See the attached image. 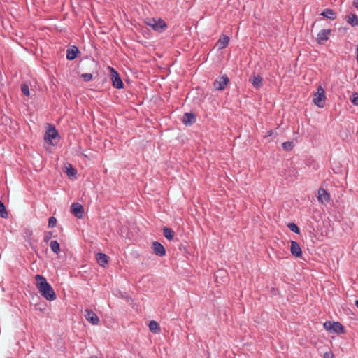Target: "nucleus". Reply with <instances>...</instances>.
Wrapping results in <instances>:
<instances>
[{
  "label": "nucleus",
  "instance_id": "9b49d317",
  "mask_svg": "<svg viewBox=\"0 0 358 358\" xmlns=\"http://www.w3.org/2000/svg\"><path fill=\"white\" fill-rule=\"evenodd\" d=\"M330 199L331 196L326 189H324V188H320L318 189L317 199L319 202H320L322 204L327 203L330 201Z\"/></svg>",
  "mask_w": 358,
  "mask_h": 358
},
{
  "label": "nucleus",
  "instance_id": "423d86ee",
  "mask_svg": "<svg viewBox=\"0 0 358 358\" xmlns=\"http://www.w3.org/2000/svg\"><path fill=\"white\" fill-rule=\"evenodd\" d=\"M229 83V79L227 75L218 77L213 83L214 87L217 90H223Z\"/></svg>",
  "mask_w": 358,
  "mask_h": 358
},
{
  "label": "nucleus",
  "instance_id": "412c9836",
  "mask_svg": "<svg viewBox=\"0 0 358 358\" xmlns=\"http://www.w3.org/2000/svg\"><path fill=\"white\" fill-rule=\"evenodd\" d=\"M174 231L171 228L167 227L163 228V234L167 240L172 241L174 237Z\"/></svg>",
  "mask_w": 358,
  "mask_h": 358
},
{
  "label": "nucleus",
  "instance_id": "72a5a7b5",
  "mask_svg": "<svg viewBox=\"0 0 358 358\" xmlns=\"http://www.w3.org/2000/svg\"><path fill=\"white\" fill-rule=\"evenodd\" d=\"M353 5H354L355 7L358 8V0H355L353 1Z\"/></svg>",
  "mask_w": 358,
  "mask_h": 358
},
{
  "label": "nucleus",
  "instance_id": "f704fd0d",
  "mask_svg": "<svg viewBox=\"0 0 358 358\" xmlns=\"http://www.w3.org/2000/svg\"><path fill=\"white\" fill-rule=\"evenodd\" d=\"M272 134H273V131L272 130H269V131H267L266 136H271L272 135Z\"/></svg>",
  "mask_w": 358,
  "mask_h": 358
},
{
  "label": "nucleus",
  "instance_id": "bb28decb",
  "mask_svg": "<svg viewBox=\"0 0 358 358\" xmlns=\"http://www.w3.org/2000/svg\"><path fill=\"white\" fill-rule=\"evenodd\" d=\"M282 146L285 150H291L294 147V144L292 141H286L282 143Z\"/></svg>",
  "mask_w": 358,
  "mask_h": 358
},
{
  "label": "nucleus",
  "instance_id": "c85d7f7f",
  "mask_svg": "<svg viewBox=\"0 0 358 358\" xmlns=\"http://www.w3.org/2000/svg\"><path fill=\"white\" fill-rule=\"evenodd\" d=\"M81 77L84 81L89 82L92 79L93 76L92 73H83L81 75Z\"/></svg>",
  "mask_w": 358,
  "mask_h": 358
},
{
  "label": "nucleus",
  "instance_id": "20e7f679",
  "mask_svg": "<svg viewBox=\"0 0 358 358\" xmlns=\"http://www.w3.org/2000/svg\"><path fill=\"white\" fill-rule=\"evenodd\" d=\"M59 138V136L55 127L52 124H49L48 129L46 131L44 136V140L45 142L50 145H55L57 143V142H54L53 141L57 139L58 141Z\"/></svg>",
  "mask_w": 358,
  "mask_h": 358
},
{
  "label": "nucleus",
  "instance_id": "dca6fc26",
  "mask_svg": "<svg viewBox=\"0 0 358 358\" xmlns=\"http://www.w3.org/2000/svg\"><path fill=\"white\" fill-rule=\"evenodd\" d=\"M78 53V48L76 46L73 45L70 48H68L66 50V59L70 61L73 60L77 57Z\"/></svg>",
  "mask_w": 358,
  "mask_h": 358
},
{
  "label": "nucleus",
  "instance_id": "c756f323",
  "mask_svg": "<svg viewBox=\"0 0 358 358\" xmlns=\"http://www.w3.org/2000/svg\"><path fill=\"white\" fill-rule=\"evenodd\" d=\"M352 96V97L351 99L352 103L355 106H358V93L354 92Z\"/></svg>",
  "mask_w": 358,
  "mask_h": 358
},
{
  "label": "nucleus",
  "instance_id": "1a4fd4ad",
  "mask_svg": "<svg viewBox=\"0 0 358 358\" xmlns=\"http://www.w3.org/2000/svg\"><path fill=\"white\" fill-rule=\"evenodd\" d=\"M71 210L77 218L80 219L83 217L84 208L79 203H73L71 206Z\"/></svg>",
  "mask_w": 358,
  "mask_h": 358
},
{
  "label": "nucleus",
  "instance_id": "cd10ccee",
  "mask_svg": "<svg viewBox=\"0 0 358 358\" xmlns=\"http://www.w3.org/2000/svg\"><path fill=\"white\" fill-rule=\"evenodd\" d=\"M57 224V219L55 217H50L48 220V227L53 228Z\"/></svg>",
  "mask_w": 358,
  "mask_h": 358
},
{
  "label": "nucleus",
  "instance_id": "f257e3e1",
  "mask_svg": "<svg viewBox=\"0 0 358 358\" xmlns=\"http://www.w3.org/2000/svg\"><path fill=\"white\" fill-rule=\"evenodd\" d=\"M36 287L41 295L47 301H54L56 299V294L52 286L48 282L46 278L41 275H36Z\"/></svg>",
  "mask_w": 358,
  "mask_h": 358
},
{
  "label": "nucleus",
  "instance_id": "7ed1b4c3",
  "mask_svg": "<svg viewBox=\"0 0 358 358\" xmlns=\"http://www.w3.org/2000/svg\"><path fill=\"white\" fill-rule=\"evenodd\" d=\"M324 328L331 334H341L345 332L344 326L339 322L326 321Z\"/></svg>",
  "mask_w": 358,
  "mask_h": 358
},
{
  "label": "nucleus",
  "instance_id": "c9c22d12",
  "mask_svg": "<svg viewBox=\"0 0 358 358\" xmlns=\"http://www.w3.org/2000/svg\"><path fill=\"white\" fill-rule=\"evenodd\" d=\"M26 234L28 236H31V231H27Z\"/></svg>",
  "mask_w": 358,
  "mask_h": 358
},
{
  "label": "nucleus",
  "instance_id": "2f4dec72",
  "mask_svg": "<svg viewBox=\"0 0 358 358\" xmlns=\"http://www.w3.org/2000/svg\"><path fill=\"white\" fill-rule=\"evenodd\" d=\"M324 358H334V355L331 351L326 352L323 356Z\"/></svg>",
  "mask_w": 358,
  "mask_h": 358
},
{
  "label": "nucleus",
  "instance_id": "393cba45",
  "mask_svg": "<svg viewBox=\"0 0 358 358\" xmlns=\"http://www.w3.org/2000/svg\"><path fill=\"white\" fill-rule=\"evenodd\" d=\"M287 227L289 229L297 234L300 233V229L299 227L294 222H290L287 224Z\"/></svg>",
  "mask_w": 358,
  "mask_h": 358
},
{
  "label": "nucleus",
  "instance_id": "e433bc0d",
  "mask_svg": "<svg viewBox=\"0 0 358 358\" xmlns=\"http://www.w3.org/2000/svg\"><path fill=\"white\" fill-rule=\"evenodd\" d=\"M357 61L358 62V45L357 47Z\"/></svg>",
  "mask_w": 358,
  "mask_h": 358
},
{
  "label": "nucleus",
  "instance_id": "6ab92c4d",
  "mask_svg": "<svg viewBox=\"0 0 358 358\" xmlns=\"http://www.w3.org/2000/svg\"><path fill=\"white\" fill-rule=\"evenodd\" d=\"M322 16L328 18L329 20H334L336 18V14L334 11V10L331 8L324 9L320 14Z\"/></svg>",
  "mask_w": 358,
  "mask_h": 358
},
{
  "label": "nucleus",
  "instance_id": "b1692460",
  "mask_svg": "<svg viewBox=\"0 0 358 358\" xmlns=\"http://www.w3.org/2000/svg\"><path fill=\"white\" fill-rule=\"evenodd\" d=\"M0 217L2 218H7L8 213L6 209L4 203L0 200Z\"/></svg>",
  "mask_w": 358,
  "mask_h": 358
},
{
  "label": "nucleus",
  "instance_id": "f03ea898",
  "mask_svg": "<svg viewBox=\"0 0 358 358\" xmlns=\"http://www.w3.org/2000/svg\"><path fill=\"white\" fill-rule=\"evenodd\" d=\"M145 23L154 31L159 33H162L167 29L166 23L162 18H149L147 19Z\"/></svg>",
  "mask_w": 358,
  "mask_h": 358
},
{
  "label": "nucleus",
  "instance_id": "4c0bfd02",
  "mask_svg": "<svg viewBox=\"0 0 358 358\" xmlns=\"http://www.w3.org/2000/svg\"><path fill=\"white\" fill-rule=\"evenodd\" d=\"M355 306L358 308V299L355 301Z\"/></svg>",
  "mask_w": 358,
  "mask_h": 358
},
{
  "label": "nucleus",
  "instance_id": "39448f33",
  "mask_svg": "<svg viewBox=\"0 0 358 358\" xmlns=\"http://www.w3.org/2000/svg\"><path fill=\"white\" fill-rule=\"evenodd\" d=\"M325 99V90L321 85H320L317 87V92L314 94L313 101L314 104L319 108H323Z\"/></svg>",
  "mask_w": 358,
  "mask_h": 358
},
{
  "label": "nucleus",
  "instance_id": "9d476101",
  "mask_svg": "<svg viewBox=\"0 0 358 358\" xmlns=\"http://www.w3.org/2000/svg\"><path fill=\"white\" fill-rule=\"evenodd\" d=\"M331 32V29H322L318 34L317 37V42L320 44L323 45L325 43V42L329 39V36Z\"/></svg>",
  "mask_w": 358,
  "mask_h": 358
},
{
  "label": "nucleus",
  "instance_id": "0eeeda50",
  "mask_svg": "<svg viewBox=\"0 0 358 358\" xmlns=\"http://www.w3.org/2000/svg\"><path fill=\"white\" fill-rule=\"evenodd\" d=\"M111 80L115 88L122 89L124 87L123 82L119 73L113 68H111Z\"/></svg>",
  "mask_w": 358,
  "mask_h": 358
},
{
  "label": "nucleus",
  "instance_id": "2eb2a0df",
  "mask_svg": "<svg viewBox=\"0 0 358 358\" xmlns=\"http://www.w3.org/2000/svg\"><path fill=\"white\" fill-rule=\"evenodd\" d=\"M290 252L296 257H300L302 255V250L299 244L294 241H291Z\"/></svg>",
  "mask_w": 358,
  "mask_h": 358
},
{
  "label": "nucleus",
  "instance_id": "4be33fe9",
  "mask_svg": "<svg viewBox=\"0 0 358 358\" xmlns=\"http://www.w3.org/2000/svg\"><path fill=\"white\" fill-rule=\"evenodd\" d=\"M149 329L152 332L155 334L159 333L160 331V327L159 324L154 320L150 322Z\"/></svg>",
  "mask_w": 358,
  "mask_h": 358
},
{
  "label": "nucleus",
  "instance_id": "6e6552de",
  "mask_svg": "<svg viewBox=\"0 0 358 358\" xmlns=\"http://www.w3.org/2000/svg\"><path fill=\"white\" fill-rule=\"evenodd\" d=\"M85 317L89 322H90L93 325H97L100 322V320L97 315L92 310L90 309H86L85 310Z\"/></svg>",
  "mask_w": 358,
  "mask_h": 358
},
{
  "label": "nucleus",
  "instance_id": "f3484780",
  "mask_svg": "<svg viewBox=\"0 0 358 358\" xmlns=\"http://www.w3.org/2000/svg\"><path fill=\"white\" fill-rule=\"evenodd\" d=\"M229 37L226 35H222L220 39L217 41L216 45L218 47V49L222 50L225 48L229 43Z\"/></svg>",
  "mask_w": 358,
  "mask_h": 358
},
{
  "label": "nucleus",
  "instance_id": "473e14b6",
  "mask_svg": "<svg viewBox=\"0 0 358 358\" xmlns=\"http://www.w3.org/2000/svg\"><path fill=\"white\" fill-rule=\"evenodd\" d=\"M51 236H52L51 232H48V233L45 234V235L44 236V241L48 242L51 238Z\"/></svg>",
  "mask_w": 358,
  "mask_h": 358
},
{
  "label": "nucleus",
  "instance_id": "5701e85b",
  "mask_svg": "<svg viewBox=\"0 0 358 358\" xmlns=\"http://www.w3.org/2000/svg\"><path fill=\"white\" fill-rule=\"evenodd\" d=\"M50 248L52 251L58 255L60 252V245L59 243L57 241H52L50 244Z\"/></svg>",
  "mask_w": 358,
  "mask_h": 358
},
{
  "label": "nucleus",
  "instance_id": "58836bf2",
  "mask_svg": "<svg viewBox=\"0 0 358 358\" xmlns=\"http://www.w3.org/2000/svg\"><path fill=\"white\" fill-rule=\"evenodd\" d=\"M91 358H98L97 357L92 356Z\"/></svg>",
  "mask_w": 358,
  "mask_h": 358
},
{
  "label": "nucleus",
  "instance_id": "ddd939ff",
  "mask_svg": "<svg viewBox=\"0 0 358 358\" xmlns=\"http://www.w3.org/2000/svg\"><path fill=\"white\" fill-rule=\"evenodd\" d=\"M249 80L256 89H259L262 86L263 78L259 74L253 73Z\"/></svg>",
  "mask_w": 358,
  "mask_h": 358
},
{
  "label": "nucleus",
  "instance_id": "7c9ffc66",
  "mask_svg": "<svg viewBox=\"0 0 358 358\" xmlns=\"http://www.w3.org/2000/svg\"><path fill=\"white\" fill-rule=\"evenodd\" d=\"M66 173L69 176H73L77 173V171L76 169L71 166L69 169H67Z\"/></svg>",
  "mask_w": 358,
  "mask_h": 358
},
{
  "label": "nucleus",
  "instance_id": "a211bd4d",
  "mask_svg": "<svg viewBox=\"0 0 358 358\" xmlns=\"http://www.w3.org/2000/svg\"><path fill=\"white\" fill-rule=\"evenodd\" d=\"M108 259L109 257L104 253L99 252L96 254L97 262L102 267H104L108 264Z\"/></svg>",
  "mask_w": 358,
  "mask_h": 358
},
{
  "label": "nucleus",
  "instance_id": "a878e982",
  "mask_svg": "<svg viewBox=\"0 0 358 358\" xmlns=\"http://www.w3.org/2000/svg\"><path fill=\"white\" fill-rule=\"evenodd\" d=\"M21 91L24 96H29V88L27 83H22L21 85Z\"/></svg>",
  "mask_w": 358,
  "mask_h": 358
},
{
  "label": "nucleus",
  "instance_id": "4468645a",
  "mask_svg": "<svg viewBox=\"0 0 358 358\" xmlns=\"http://www.w3.org/2000/svg\"><path fill=\"white\" fill-rule=\"evenodd\" d=\"M196 120V115L192 113H185L183 115L182 123L185 126H190L195 123Z\"/></svg>",
  "mask_w": 358,
  "mask_h": 358
},
{
  "label": "nucleus",
  "instance_id": "f8f14e48",
  "mask_svg": "<svg viewBox=\"0 0 358 358\" xmlns=\"http://www.w3.org/2000/svg\"><path fill=\"white\" fill-rule=\"evenodd\" d=\"M152 248L154 254L159 257H164L166 255L165 248L158 241L152 243Z\"/></svg>",
  "mask_w": 358,
  "mask_h": 358
},
{
  "label": "nucleus",
  "instance_id": "aec40b11",
  "mask_svg": "<svg viewBox=\"0 0 358 358\" xmlns=\"http://www.w3.org/2000/svg\"><path fill=\"white\" fill-rule=\"evenodd\" d=\"M346 21L351 26L355 27L358 25V17L355 14H350L345 17Z\"/></svg>",
  "mask_w": 358,
  "mask_h": 358
}]
</instances>
